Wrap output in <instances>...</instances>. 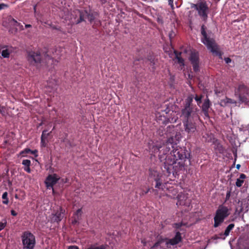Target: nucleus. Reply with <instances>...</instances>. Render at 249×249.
<instances>
[{
  "instance_id": "obj_1",
  "label": "nucleus",
  "mask_w": 249,
  "mask_h": 249,
  "mask_svg": "<svg viewBox=\"0 0 249 249\" xmlns=\"http://www.w3.org/2000/svg\"><path fill=\"white\" fill-rule=\"evenodd\" d=\"M172 150L170 152L171 158L167 159L166 165L164 167V171L170 174L171 173L172 170L173 165L174 164L175 161L180 160H184V161L186 160H188L189 163L190 164V153L186 149L185 147H181L177 145L176 142L174 141L173 138V146H172Z\"/></svg>"
},
{
  "instance_id": "obj_2",
  "label": "nucleus",
  "mask_w": 249,
  "mask_h": 249,
  "mask_svg": "<svg viewBox=\"0 0 249 249\" xmlns=\"http://www.w3.org/2000/svg\"><path fill=\"white\" fill-rule=\"evenodd\" d=\"M194 95L191 94L185 99L181 110L180 117L182 121L198 120L199 109L193 104Z\"/></svg>"
},
{
  "instance_id": "obj_3",
  "label": "nucleus",
  "mask_w": 249,
  "mask_h": 249,
  "mask_svg": "<svg viewBox=\"0 0 249 249\" xmlns=\"http://www.w3.org/2000/svg\"><path fill=\"white\" fill-rule=\"evenodd\" d=\"M173 137H170L167 140L165 143H157L153 146L152 151L154 153H159V159L161 162H163V165L161 166V169L164 171V167L166 165L165 163L167 159L171 158L170 153L168 154L169 152L171 150L172 146H173Z\"/></svg>"
},
{
  "instance_id": "obj_4",
  "label": "nucleus",
  "mask_w": 249,
  "mask_h": 249,
  "mask_svg": "<svg viewBox=\"0 0 249 249\" xmlns=\"http://www.w3.org/2000/svg\"><path fill=\"white\" fill-rule=\"evenodd\" d=\"M200 31L202 36L201 38L202 43L206 45L208 49L210 50L213 54L222 59L223 53L219 51V46L215 39L213 37H211L212 32L208 31L207 32L206 27L204 24L201 26Z\"/></svg>"
},
{
  "instance_id": "obj_5",
  "label": "nucleus",
  "mask_w": 249,
  "mask_h": 249,
  "mask_svg": "<svg viewBox=\"0 0 249 249\" xmlns=\"http://www.w3.org/2000/svg\"><path fill=\"white\" fill-rule=\"evenodd\" d=\"M73 13L76 16H79V18L75 21L76 23L85 21V19L87 18L91 23L94 21V23L93 25L94 28H96L97 26L101 24L100 20L95 19L97 16L96 13H88L85 10L80 11L79 10L74 11Z\"/></svg>"
},
{
  "instance_id": "obj_6",
  "label": "nucleus",
  "mask_w": 249,
  "mask_h": 249,
  "mask_svg": "<svg viewBox=\"0 0 249 249\" xmlns=\"http://www.w3.org/2000/svg\"><path fill=\"white\" fill-rule=\"evenodd\" d=\"M182 241V237L181 233L179 231H177L176 235L172 239H168L167 238H162L160 237L158 238L157 242L154 244L151 247V249H155L157 248H161L162 247V244L165 243V245L167 247H168V245L174 246Z\"/></svg>"
},
{
  "instance_id": "obj_7",
  "label": "nucleus",
  "mask_w": 249,
  "mask_h": 249,
  "mask_svg": "<svg viewBox=\"0 0 249 249\" xmlns=\"http://www.w3.org/2000/svg\"><path fill=\"white\" fill-rule=\"evenodd\" d=\"M230 214V210L228 208L224 205H220L215 212L214 216L213 227L217 228L224 222L225 219Z\"/></svg>"
},
{
  "instance_id": "obj_8",
  "label": "nucleus",
  "mask_w": 249,
  "mask_h": 249,
  "mask_svg": "<svg viewBox=\"0 0 249 249\" xmlns=\"http://www.w3.org/2000/svg\"><path fill=\"white\" fill-rule=\"evenodd\" d=\"M162 174L156 168H150L148 170V180L152 184L155 182V187L159 189H163L164 185L161 179Z\"/></svg>"
},
{
  "instance_id": "obj_9",
  "label": "nucleus",
  "mask_w": 249,
  "mask_h": 249,
  "mask_svg": "<svg viewBox=\"0 0 249 249\" xmlns=\"http://www.w3.org/2000/svg\"><path fill=\"white\" fill-rule=\"evenodd\" d=\"M23 249H34L36 241L35 236L30 231H25L21 236Z\"/></svg>"
},
{
  "instance_id": "obj_10",
  "label": "nucleus",
  "mask_w": 249,
  "mask_h": 249,
  "mask_svg": "<svg viewBox=\"0 0 249 249\" xmlns=\"http://www.w3.org/2000/svg\"><path fill=\"white\" fill-rule=\"evenodd\" d=\"M191 8L197 11L198 15L205 21L208 18L209 8L206 1H201L196 4L191 3Z\"/></svg>"
},
{
  "instance_id": "obj_11",
  "label": "nucleus",
  "mask_w": 249,
  "mask_h": 249,
  "mask_svg": "<svg viewBox=\"0 0 249 249\" xmlns=\"http://www.w3.org/2000/svg\"><path fill=\"white\" fill-rule=\"evenodd\" d=\"M177 205L182 209L184 212L189 211L192 208L191 206V199L183 193H180L178 196Z\"/></svg>"
},
{
  "instance_id": "obj_12",
  "label": "nucleus",
  "mask_w": 249,
  "mask_h": 249,
  "mask_svg": "<svg viewBox=\"0 0 249 249\" xmlns=\"http://www.w3.org/2000/svg\"><path fill=\"white\" fill-rule=\"evenodd\" d=\"M197 120L182 121L185 131L188 135H194L196 131V121Z\"/></svg>"
},
{
  "instance_id": "obj_13",
  "label": "nucleus",
  "mask_w": 249,
  "mask_h": 249,
  "mask_svg": "<svg viewBox=\"0 0 249 249\" xmlns=\"http://www.w3.org/2000/svg\"><path fill=\"white\" fill-rule=\"evenodd\" d=\"M189 60L192 65L194 71L196 72L199 71L200 63L198 52L196 51H192Z\"/></svg>"
},
{
  "instance_id": "obj_14",
  "label": "nucleus",
  "mask_w": 249,
  "mask_h": 249,
  "mask_svg": "<svg viewBox=\"0 0 249 249\" xmlns=\"http://www.w3.org/2000/svg\"><path fill=\"white\" fill-rule=\"evenodd\" d=\"M27 59L31 65H37L41 61V53L39 51H29L28 53Z\"/></svg>"
},
{
  "instance_id": "obj_15",
  "label": "nucleus",
  "mask_w": 249,
  "mask_h": 249,
  "mask_svg": "<svg viewBox=\"0 0 249 249\" xmlns=\"http://www.w3.org/2000/svg\"><path fill=\"white\" fill-rule=\"evenodd\" d=\"M65 212V210L62 207H59L57 210H54L51 216V222H60L64 217Z\"/></svg>"
},
{
  "instance_id": "obj_16",
  "label": "nucleus",
  "mask_w": 249,
  "mask_h": 249,
  "mask_svg": "<svg viewBox=\"0 0 249 249\" xmlns=\"http://www.w3.org/2000/svg\"><path fill=\"white\" fill-rule=\"evenodd\" d=\"M59 178L57 177L56 174L53 175H49L46 178L45 184L47 188L53 189V186L59 180Z\"/></svg>"
},
{
  "instance_id": "obj_17",
  "label": "nucleus",
  "mask_w": 249,
  "mask_h": 249,
  "mask_svg": "<svg viewBox=\"0 0 249 249\" xmlns=\"http://www.w3.org/2000/svg\"><path fill=\"white\" fill-rule=\"evenodd\" d=\"M175 165H173V168L171 170V173L172 172L174 174L175 173L177 174L181 171H184L185 170V164L184 162H182V161H179L178 162H176L174 163Z\"/></svg>"
},
{
  "instance_id": "obj_18",
  "label": "nucleus",
  "mask_w": 249,
  "mask_h": 249,
  "mask_svg": "<svg viewBox=\"0 0 249 249\" xmlns=\"http://www.w3.org/2000/svg\"><path fill=\"white\" fill-rule=\"evenodd\" d=\"M234 227V224H230L226 229L224 233H221L218 235H215L214 239L223 238L225 239V237H222V236H227L229 235V233L231 230Z\"/></svg>"
},
{
  "instance_id": "obj_19",
  "label": "nucleus",
  "mask_w": 249,
  "mask_h": 249,
  "mask_svg": "<svg viewBox=\"0 0 249 249\" xmlns=\"http://www.w3.org/2000/svg\"><path fill=\"white\" fill-rule=\"evenodd\" d=\"M210 106V101L208 98H207L206 100H205L204 103H203L201 108L204 115L207 117H209L208 110Z\"/></svg>"
},
{
  "instance_id": "obj_20",
  "label": "nucleus",
  "mask_w": 249,
  "mask_h": 249,
  "mask_svg": "<svg viewBox=\"0 0 249 249\" xmlns=\"http://www.w3.org/2000/svg\"><path fill=\"white\" fill-rule=\"evenodd\" d=\"M146 59L149 62V64L151 67V71H154L156 69L155 65L157 61V59L155 58L154 55L149 54Z\"/></svg>"
},
{
  "instance_id": "obj_21",
  "label": "nucleus",
  "mask_w": 249,
  "mask_h": 249,
  "mask_svg": "<svg viewBox=\"0 0 249 249\" xmlns=\"http://www.w3.org/2000/svg\"><path fill=\"white\" fill-rule=\"evenodd\" d=\"M3 49L1 52V56L3 58H9L10 54L12 52V47L8 46H3L1 47Z\"/></svg>"
},
{
  "instance_id": "obj_22",
  "label": "nucleus",
  "mask_w": 249,
  "mask_h": 249,
  "mask_svg": "<svg viewBox=\"0 0 249 249\" xmlns=\"http://www.w3.org/2000/svg\"><path fill=\"white\" fill-rule=\"evenodd\" d=\"M236 101L232 100L231 98L226 97L225 99H221L220 101V105L221 107H225L228 105V104H236Z\"/></svg>"
},
{
  "instance_id": "obj_23",
  "label": "nucleus",
  "mask_w": 249,
  "mask_h": 249,
  "mask_svg": "<svg viewBox=\"0 0 249 249\" xmlns=\"http://www.w3.org/2000/svg\"><path fill=\"white\" fill-rule=\"evenodd\" d=\"M174 53L175 54V58L177 60L178 63L179 64L180 66H184V59L181 57V53L175 51Z\"/></svg>"
},
{
  "instance_id": "obj_24",
  "label": "nucleus",
  "mask_w": 249,
  "mask_h": 249,
  "mask_svg": "<svg viewBox=\"0 0 249 249\" xmlns=\"http://www.w3.org/2000/svg\"><path fill=\"white\" fill-rule=\"evenodd\" d=\"M22 164L24 166L23 167L24 170L28 173H30L31 170L30 166L31 164V161L29 160H23L22 161Z\"/></svg>"
},
{
  "instance_id": "obj_25",
  "label": "nucleus",
  "mask_w": 249,
  "mask_h": 249,
  "mask_svg": "<svg viewBox=\"0 0 249 249\" xmlns=\"http://www.w3.org/2000/svg\"><path fill=\"white\" fill-rule=\"evenodd\" d=\"M183 225H185V224L182 222L175 223L173 224V227L176 229L175 233L178 231L179 232V230L181 231V227Z\"/></svg>"
},
{
  "instance_id": "obj_26",
  "label": "nucleus",
  "mask_w": 249,
  "mask_h": 249,
  "mask_svg": "<svg viewBox=\"0 0 249 249\" xmlns=\"http://www.w3.org/2000/svg\"><path fill=\"white\" fill-rule=\"evenodd\" d=\"M2 198L3 199L2 203L7 205L9 203V199L8 198V193L7 192H4L2 195Z\"/></svg>"
},
{
  "instance_id": "obj_27",
  "label": "nucleus",
  "mask_w": 249,
  "mask_h": 249,
  "mask_svg": "<svg viewBox=\"0 0 249 249\" xmlns=\"http://www.w3.org/2000/svg\"><path fill=\"white\" fill-rule=\"evenodd\" d=\"M107 247L106 245H102L99 246H97L96 245H91L87 249H106Z\"/></svg>"
},
{
  "instance_id": "obj_28",
  "label": "nucleus",
  "mask_w": 249,
  "mask_h": 249,
  "mask_svg": "<svg viewBox=\"0 0 249 249\" xmlns=\"http://www.w3.org/2000/svg\"><path fill=\"white\" fill-rule=\"evenodd\" d=\"M203 95H200V96L197 95V94L196 95V96L194 97V98L196 101L197 104L198 106H200V104L202 103V99L203 98Z\"/></svg>"
},
{
  "instance_id": "obj_29",
  "label": "nucleus",
  "mask_w": 249,
  "mask_h": 249,
  "mask_svg": "<svg viewBox=\"0 0 249 249\" xmlns=\"http://www.w3.org/2000/svg\"><path fill=\"white\" fill-rule=\"evenodd\" d=\"M47 130H44L42 131V135H41V138H43V139H47V137L50 135V134L51 133L52 131H51L49 133H47Z\"/></svg>"
},
{
  "instance_id": "obj_30",
  "label": "nucleus",
  "mask_w": 249,
  "mask_h": 249,
  "mask_svg": "<svg viewBox=\"0 0 249 249\" xmlns=\"http://www.w3.org/2000/svg\"><path fill=\"white\" fill-rule=\"evenodd\" d=\"M7 225V220L3 219L1 222H0V231L4 229Z\"/></svg>"
},
{
  "instance_id": "obj_31",
  "label": "nucleus",
  "mask_w": 249,
  "mask_h": 249,
  "mask_svg": "<svg viewBox=\"0 0 249 249\" xmlns=\"http://www.w3.org/2000/svg\"><path fill=\"white\" fill-rule=\"evenodd\" d=\"M30 152H31V149L29 148H26L24 149L23 150L20 151L19 154L22 157H25V154L30 153Z\"/></svg>"
},
{
  "instance_id": "obj_32",
  "label": "nucleus",
  "mask_w": 249,
  "mask_h": 249,
  "mask_svg": "<svg viewBox=\"0 0 249 249\" xmlns=\"http://www.w3.org/2000/svg\"><path fill=\"white\" fill-rule=\"evenodd\" d=\"M216 149L220 153H223L225 150L224 147L220 143H217L216 145Z\"/></svg>"
},
{
  "instance_id": "obj_33",
  "label": "nucleus",
  "mask_w": 249,
  "mask_h": 249,
  "mask_svg": "<svg viewBox=\"0 0 249 249\" xmlns=\"http://www.w3.org/2000/svg\"><path fill=\"white\" fill-rule=\"evenodd\" d=\"M9 22L12 24L13 23V25H16V26H18L20 25V23L18 22V21L15 19L14 18H10L9 19Z\"/></svg>"
},
{
  "instance_id": "obj_34",
  "label": "nucleus",
  "mask_w": 249,
  "mask_h": 249,
  "mask_svg": "<svg viewBox=\"0 0 249 249\" xmlns=\"http://www.w3.org/2000/svg\"><path fill=\"white\" fill-rule=\"evenodd\" d=\"M82 209H78L74 213L73 216H76V217H79L80 218L82 215Z\"/></svg>"
},
{
  "instance_id": "obj_35",
  "label": "nucleus",
  "mask_w": 249,
  "mask_h": 249,
  "mask_svg": "<svg viewBox=\"0 0 249 249\" xmlns=\"http://www.w3.org/2000/svg\"><path fill=\"white\" fill-rule=\"evenodd\" d=\"M72 219V224L75 225L79 222L80 218L78 216L76 217V216H73Z\"/></svg>"
},
{
  "instance_id": "obj_36",
  "label": "nucleus",
  "mask_w": 249,
  "mask_h": 249,
  "mask_svg": "<svg viewBox=\"0 0 249 249\" xmlns=\"http://www.w3.org/2000/svg\"><path fill=\"white\" fill-rule=\"evenodd\" d=\"M244 182V180L242 179H240V178H237L236 181V186L240 187L242 185V184Z\"/></svg>"
},
{
  "instance_id": "obj_37",
  "label": "nucleus",
  "mask_w": 249,
  "mask_h": 249,
  "mask_svg": "<svg viewBox=\"0 0 249 249\" xmlns=\"http://www.w3.org/2000/svg\"><path fill=\"white\" fill-rule=\"evenodd\" d=\"M46 139L41 138L40 145L41 147H45L47 146V143L45 141Z\"/></svg>"
},
{
  "instance_id": "obj_38",
  "label": "nucleus",
  "mask_w": 249,
  "mask_h": 249,
  "mask_svg": "<svg viewBox=\"0 0 249 249\" xmlns=\"http://www.w3.org/2000/svg\"><path fill=\"white\" fill-rule=\"evenodd\" d=\"M37 153H38V151L36 149H35L34 150H32L31 149V152L30 153L34 155L35 156V157H37L38 156V154H37Z\"/></svg>"
},
{
  "instance_id": "obj_39",
  "label": "nucleus",
  "mask_w": 249,
  "mask_h": 249,
  "mask_svg": "<svg viewBox=\"0 0 249 249\" xmlns=\"http://www.w3.org/2000/svg\"><path fill=\"white\" fill-rule=\"evenodd\" d=\"M8 7V5L6 4L1 3L0 4V11L2 9H3L5 8Z\"/></svg>"
},
{
  "instance_id": "obj_40",
  "label": "nucleus",
  "mask_w": 249,
  "mask_h": 249,
  "mask_svg": "<svg viewBox=\"0 0 249 249\" xmlns=\"http://www.w3.org/2000/svg\"><path fill=\"white\" fill-rule=\"evenodd\" d=\"M5 108L4 107H1L0 106V113L2 115H4L5 114Z\"/></svg>"
},
{
  "instance_id": "obj_41",
  "label": "nucleus",
  "mask_w": 249,
  "mask_h": 249,
  "mask_svg": "<svg viewBox=\"0 0 249 249\" xmlns=\"http://www.w3.org/2000/svg\"><path fill=\"white\" fill-rule=\"evenodd\" d=\"M224 60L227 64H229L231 62V59L230 57H225Z\"/></svg>"
},
{
  "instance_id": "obj_42",
  "label": "nucleus",
  "mask_w": 249,
  "mask_h": 249,
  "mask_svg": "<svg viewBox=\"0 0 249 249\" xmlns=\"http://www.w3.org/2000/svg\"><path fill=\"white\" fill-rule=\"evenodd\" d=\"M160 111L163 112H164L165 113V114H167L169 112L170 109L169 107H167L165 109H164V110L161 109Z\"/></svg>"
},
{
  "instance_id": "obj_43",
  "label": "nucleus",
  "mask_w": 249,
  "mask_h": 249,
  "mask_svg": "<svg viewBox=\"0 0 249 249\" xmlns=\"http://www.w3.org/2000/svg\"><path fill=\"white\" fill-rule=\"evenodd\" d=\"M231 196V192L230 191H228L227 193L226 196V199L228 200Z\"/></svg>"
},
{
  "instance_id": "obj_44",
  "label": "nucleus",
  "mask_w": 249,
  "mask_h": 249,
  "mask_svg": "<svg viewBox=\"0 0 249 249\" xmlns=\"http://www.w3.org/2000/svg\"><path fill=\"white\" fill-rule=\"evenodd\" d=\"M11 213L13 216H17L18 214L17 213L13 210L11 211Z\"/></svg>"
},
{
  "instance_id": "obj_45",
  "label": "nucleus",
  "mask_w": 249,
  "mask_h": 249,
  "mask_svg": "<svg viewBox=\"0 0 249 249\" xmlns=\"http://www.w3.org/2000/svg\"><path fill=\"white\" fill-rule=\"evenodd\" d=\"M246 177V176L244 174H241L240 175L239 178L240 179L243 180V179L245 178Z\"/></svg>"
},
{
  "instance_id": "obj_46",
  "label": "nucleus",
  "mask_w": 249,
  "mask_h": 249,
  "mask_svg": "<svg viewBox=\"0 0 249 249\" xmlns=\"http://www.w3.org/2000/svg\"><path fill=\"white\" fill-rule=\"evenodd\" d=\"M68 249H79V248L77 246H71L69 247Z\"/></svg>"
},
{
  "instance_id": "obj_47",
  "label": "nucleus",
  "mask_w": 249,
  "mask_h": 249,
  "mask_svg": "<svg viewBox=\"0 0 249 249\" xmlns=\"http://www.w3.org/2000/svg\"><path fill=\"white\" fill-rule=\"evenodd\" d=\"M168 0L169 5H170L171 7H173L174 0Z\"/></svg>"
},
{
  "instance_id": "obj_48",
  "label": "nucleus",
  "mask_w": 249,
  "mask_h": 249,
  "mask_svg": "<svg viewBox=\"0 0 249 249\" xmlns=\"http://www.w3.org/2000/svg\"><path fill=\"white\" fill-rule=\"evenodd\" d=\"M31 27V25L30 24H26L25 25V28H29V27Z\"/></svg>"
},
{
  "instance_id": "obj_49",
  "label": "nucleus",
  "mask_w": 249,
  "mask_h": 249,
  "mask_svg": "<svg viewBox=\"0 0 249 249\" xmlns=\"http://www.w3.org/2000/svg\"><path fill=\"white\" fill-rule=\"evenodd\" d=\"M240 166H240V164H237V165H236V168H237V169H239L240 168Z\"/></svg>"
},
{
  "instance_id": "obj_50",
  "label": "nucleus",
  "mask_w": 249,
  "mask_h": 249,
  "mask_svg": "<svg viewBox=\"0 0 249 249\" xmlns=\"http://www.w3.org/2000/svg\"><path fill=\"white\" fill-rule=\"evenodd\" d=\"M141 60H142V58H139V59H138L135 60V61H134V63H136V61H140Z\"/></svg>"
},
{
  "instance_id": "obj_51",
  "label": "nucleus",
  "mask_w": 249,
  "mask_h": 249,
  "mask_svg": "<svg viewBox=\"0 0 249 249\" xmlns=\"http://www.w3.org/2000/svg\"><path fill=\"white\" fill-rule=\"evenodd\" d=\"M150 190V189H148L147 190H146V192H145V194H147Z\"/></svg>"
},
{
  "instance_id": "obj_52",
  "label": "nucleus",
  "mask_w": 249,
  "mask_h": 249,
  "mask_svg": "<svg viewBox=\"0 0 249 249\" xmlns=\"http://www.w3.org/2000/svg\"><path fill=\"white\" fill-rule=\"evenodd\" d=\"M34 9L35 11H36V6H34Z\"/></svg>"
},
{
  "instance_id": "obj_53",
  "label": "nucleus",
  "mask_w": 249,
  "mask_h": 249,
  "mask_svg": "<svg viewBox=\"0 0 249 249\" xmlns=\"http://www.w3.org/2000/svg\"><path fill=\"white\" fill-rule=\"evenodd\" d=\"M159 134H160V135H163V133L161 134H160V132L159 133Z\"/></svg>"
}]
</instances>
